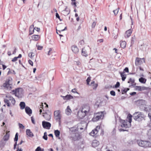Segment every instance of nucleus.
<instances>
[{"label":"nucleus","instance_id":"680f3d73","mask_svg":"<svg viewBox=\"0 0 151 151\" xmlns=\"http://www.w3.org/2000/svg\"><path fill=\"white\" fill-rule=\"evenodd\" d=\"M55 16H56V17L57 18H58V19H59L60 20H60V17L59 16V14H58V13H56L55 14Z\"/></svg>","mask_w":151,"mask_h":151},{"label":"nucleus","instance_id":"79ce46f5","mask_svg":"<svg viewBox=\"0 0 151 151\" xmlns=\"http://www.w3.org/2000/svg\"><path fill=\"white\" fill-rule=\"evenodd\" d=\"M18 140V133H17L15 134V138L14 139L15 142H17Z\"/></svg>","mask_w":151,"mask_h":151},{"label":"nucleus","instance_id":"9b49d317","mask_svg":"<svg viewBox=\"0 0 151 151\" xmlns=\"http://www.w3.org/2000/svg\"><path fill=\"white\" fill-rule=\"evenodd\" d=\"M120 122L122 124L121 126L122 127L128 128L130 126V125L128 123L127 120L125 121L124 120H122L120 121Z\"/></svg>","mask_w":151,"mask_h":151},{"label":"nucleus","instance_id":"bf43d9fd","mask_svg":"<svg viewBox=\"0 0 151 151\" xmlns=\"http://www.w3.org/2000/svg\"><path fill=\"white\" fill-rule=\"evenodd\" d=\"M35 151H41V148L40 147H38L36 149Z\"/></svg>","mask_w":151,"mask_h":151},{"label":"nucleus","instance_id":"052dcab7","mask_svg":"<svg viewBox=\"0 0 151 151\" xmlns=\"http://www.w3.org/2000/svg\"><path fill=\"white\" fill-rule=\"evenodd\" d=\"M31 118V120L33 124H35V122L34 119L33 117V116H32Z\"/></svg>","mask_w":151,"mask_h":151},{"label":"nucleus","instance_id":"7c9ffc66","mask_svg":"<svg viewBox=\"0 0 151 151\" xmlns=\"http://www.w3.org/2000/svg\"><path fill=\"white\" fill-rule=\"evenodd\" d=\"M132 115L130 114H128L127 116V119L128 120V123L130 125L131 123L132 122Z\"/></svg>","mask_w":151,"mask_h":151},{"label":"nucleus","instance_id":"6ab92c4d","mask_svg":"<svg viewBox=\"0 0 151 151\" xmlns=\"http://www.w3.org/2000/svg\"><path fill=\"white\" fill-rule=\"evenodd\" d=\"M5 83L9 84V85L12 86L13 79L12 78L10 77H8L6 79Z\"/></svg>","mask_w":151,"mask_h":151},{"label":"nucleus","instance_id":"864d4df0","mask_svg":"<svg viewBox=\"0 0 151 151\" xmlns=\"http://www.w3.org/2000/svg\"><path fill=\"white\" fill-rule=\"evenodd\" d=\"M96 24V22H94L92 24V27L94 28L95 27Z\"/></svg>","mask_w":151,"mask_h":151},{"label":"nucleus","instance_id":"39448f33","mask_svg":"<svg viewBox=\"0 0 151 151\" xmlns=\"http://www.w3.org/2000/svg\"><path fill=\"white\" fill-rule=\"evenodd\" d=\"M91 52V48L89 46L83 48L82 51V55L85 56H87L90 54Z\"/></svg>","mask_w":151,"mask_h":151},{"label":"nucleus","instance_id":"2f4dec72","mask_svg":"<svg viewBox=\"0 0 151 151\" xmlns=\"http://www.w3.org/2000/svg\"><path fill=\"white\" fill-rule=\"evenodd\" d=\"M71 112V110L70 109V107L69 106H68L67 107V109H66V113L68 115H69Z\"/></svg>","mask_w":151,"mask_h":151},{"label":"nucleus","instance_id":"09e8293b","mask_svg":"<svg viewBox=\"0 0 151 151\" xmlns=\"http://www.w3.org/2000/svg\"><path fill=\"white\" fill-rule=\"evenodd\" d=\"M110 93L111 95L114 96H115L116 95L115 92L113 91H111L110 92Z\"/></svg>","mask_w":151,"mask_h":151},{"label":"nucleus","instance_id":"338daca9","mask_svg":"<svg viewBox=\"0 0 151 151\" xmlns=\"http://www.w3.org/2000/svg\"><path fill=\"white\" fill-rule=\"evenodd\" d=\"M75 64L77 65H80L81 63L79 61H75Z\"/></svg>","mask_w":151,"mask_h":151},{"label":"nucleus","instance_id":"a878e982","mask_svg":"<svg viewBox=\"0 0 151 151\" xmlns=\"http://www.w3.org/2000/svg\"><path fill=\"white\" fill-rule=\"evenodd\" d=\"M3 86L4 88L7 89H10L12 88V86L9 85V84L6 83H5L3 84Z\"/></svg>","mask_w":151,"mask_h":151},{"label":"nucleus","instance_id":"ea45409f","mask_svg":"<svg viewBox=\"0 0 151 151\" xmlns=\"http://www.w3.org/2000/svg\"><path fill=\"white\" fill-rule=\"evenodd\" d=\"M9 69V71H8L7 73V75H9L11 73L14 74H16L14 70H11L9 69Z\"/></svg>","mask_w":151,"mask_h":151},{"label":"nucleus","instance_id":"1a4fd4ad","mask_svg":"<svg viewBox=\"0 0 151 151\" xmlns=\"http://www.w3.org/2000/svg\"><path fill=\"white\" fill-rule=\"evenodd\" d=\"M87 125V124L85 122H84L83 123L79 124L77 127L78 130L79 129L85 130L86 129Z\"/></svg>","mask_w":151,"mask_h":151},{"label":"nucleus","instance_id":"aec40b11","mask_svg":"<svg viewBox=\"0 0 151 151\" xmlns=\"http://www.w3.org/2000/svg\"><path fill=\"white\" fill-rule=\"evenodd\" d=\"M61 97H62L64 100H70L73 99V96L70 95H67L65 96H61Z\"/></svg>","mask_w":151,"mask_h":151},{"label":"nucleus","instance_id":"2eb2a0df","mask_svg":"<svg viewBox=\"0 0 151 151\" xmlns=\"http://www.w3.org/2000/svg\"><path fill=\"white\" fill-rule=\"evenodd\" d=\"M100 129V127L97 126L96 128L95 129L92 130L91 132L90 133V134L92 136H95L98 133V129Z\"/></svg>","mask_w":151,"mask_h":151},{"label":"nucleus","instance_id":"3c124183","mask_svg":"<svg viewBox=\"0 0 151 151\" xmlns=\"http://www.w3.org/2000/svg\"><path fill=\"white\" fill-rule=\"evenodd\" d=\"M90 80H91L90 77H88L87 79L86 80L87 84L89 85V83L90 82Z\"/></svg>","mask_w":151,"mask_h":151},{"label":"nucleus","instance_id":"cd10ccee","mask_svg":"<svg viewBox=\"0 0 151 151\" xmlns=\"http://www.w3.org/2000/svg\"><path fill=\"white\" fill-rule=\"evenodd\" d=\"M120 73L121 75V76L122 77V81H124L126 78V75L124 74V72H123V73L120 72Z\"/></svg>","mask_w":151,"mask_h":151},{"label":"nucleus","instance_id":"0e129e2a","mask_svg":"<svg viewBox=\"0 0 151 151\" xmlns=\"http://www.w3.org/2000/svg\"><path fill=\"white\" fill-rule=\"evenodd\" d=\"M124 71L125 72H129V69L128 68H126L124 70Z\"/></svg>","mask_w":151,"mask_h":151},{"label":"nucleus","instance_id":"a211bd4d","mask_svg":"<svg viewBox=\"0 0 151 151\" xmlns=\"http://www.w3.org/2000/svg\"><path fill=\"white\" fill-rule=\"evenodd\" d=\"M118 32V29H116L113 31L112 36L114 39H116L117 38Z\"/></svg>","mask_w":151,"mask_h":151},{"label":"nucleus","instance_id":"de8ad7c7","mask_svg":"<svg viewBox=\"0 0 151 151\" xmlns=\"http://www.w3.org/2000/svg\"><path fill=\"white\" fill-rule=\"evenodd\" d=\"M119 9V8H118L116 10H114L113 11L115 15H116L117 14V13L118 12Z\"/></svg>","mask_w":151,"mask_h":151},{"label":"nucleus","instance_id":"b1692460","mask_svg":"<svg viewBox=\"0 0 151 151\" xmlns=\"http://www.w3.org/2000/svg\"><path fill=\"white\" fill-rule=\"evenodd\" d=\"M27 134L29 137H32L34 136L33 133L31 132L29 129H27L26 131Z\"/></svg>","mask_w":151,"mask_h":151},{"label":"nucleus","instance_id":"423d86ee","mask_svg":"<svg viewBox=\"0 0 151 151\" xmlns=\"http://www.w3.org/2000/svg\"><path fill=\"white\" fill-rule=\"evenodd\" d=\"M13 92H14V93L16 96L20 98H21L23 96V90L21 88H18L15 89V91L13 90Z\"/></svg>","mask_w":151,"mask_h":151},{"label":"nucleus","instance_id":"f257e3e1","mask_svg":"<svg viewBox=\"0 0 151 151\" xmlns=\"http://www.w3.org/2000/svg\"><path fill=\"white\" fill-rule=\"evenodd\" d=\"M7 99H4V101L8 107L12 106V105H14L15 103V99L11 96H6Z\"/></svg>","mask_w":151,"mask_h":151},{"label":"nucleus","instance_id":"393cba45","mask_svg":"<svg viewBox=\"0 0 151 151\" xmlns=\"http://www.w3.org/2000/svg\"><path fill=\"white\" fill-rule=\"evenodd\" d=\"M99 144V142L96 140H93L92 143V146L94 147H96Z\"/></svg>","mask_w":151,"mask_h":151},{"label":"nucleus","instance_id":"e433bc0d","mask_svg":"<svg viewBox=\"0 0 151 151\" xmlns=\"http://www.w3.org/2000/svg\"><path fill=\"white\" fill-rule=\"evenodd\" d=\"M147 46L144 45H142L140 47V49L143 51H146Z\"/></svg>","mask_w":151,"mask_h":151},{"label":"nucleus","instance_id":"5fc2aeb1","mask_svg":"<svg viewBox=\"0 0 151 151\" xmlns=\"http://www.w3.org/2000/svg\"><path fill=\"white\" fill-rule=\"evenodd\" d=\"M29 64L32 66H33V62L31 60H29L28 61Z\"/></svg>","mask_w":151,"mask_h":151},{"label":"nucleus","instance_id":"13d9d810","mask_svg":"<svg viewBox=\"0 0 151 151\" xmlns=\"http://www.w3.org/2000/svg\"><path fill=\"white\" fill-rule=\"evenodd\" d=\"M18 58L17 57H14L12 60V61L13 62H14L17 60Z\"/></svg>","mask_w":151,"mask_h":151},{"label":"nucleus","instance_id":"ddd939ff","mask_svg":"<svg viewBox=\"0 0 151 151\" xmlns=\"http://www.w3.org/2000/svg\"><path fill=\"white\" fill-rule=\"evenodd\" d=\"M143 62H145V59L144 58H137L135 60V65H141L142 63Z\"/></svg>","mask_w":151,"mask_h":151},{"label":"nucleus","instance_id":"774afa93","mask_svg":"<svg viewBox=\"0 0 151 151\" xmlns=\"http://www.w3.org/2000/svg\"><path fill=\"white\" fill-rule=\"evenodd\" d=\"M43 138L46 140H47V136L44 135L43 136Z\"/></svg>","mask_w":151,"mask_h":151},{"label":"nucleus","instance_id":"a19ab883","mask_svg":"<svg viewBox=\"0 0 151 151\" xmlns=\"http://www.w3.org/2000/svg\"><path fill=\"white\" fill-rule=\"evenodd\" d=\"M60 29V30H58L57 29H56V32L58 34H59V33H60L61 31H63L66 30L67 29V27H65L64 29Z\"/></svg>","mask_w":151,"mask_h":151},{"label":"nucleus","instance_id":"72a5a7b5","mask_svg":"<svg viewBox=\"0 0 151 151\" xmlns=\"http://www.w3.org/2000/svg\"><path fill=\"white\" fill-rule=\"evenodd\" d=\"M19 106H20V109H23L25 107V103L24 102H21L19 104Z\"/></svg>","mask_w":151,"mask_h":151},{"label":"nucleus","instance_id":"412c9836","mask_svg":"<svg viewBox=\"0 0 151 151\" xmlns=\"http://www.w3.org/2000/svg\"><path fill=\"white\" fill-rule=\"evenodd\" d=\"M25 111L26 113L30 116V115L32 114V110L29 107L27 106L25 107Z\"/></svg>","mask_w":151,"mask_h":151},{"label":"nucleus","instance_id":"f704fd0d","mask_svg":"<svg viewBox=\"0 0 151 151\" xmlns=\"http://www.w3.org/2000/svg\"><path fill=\"white\" fill-rule=\"evenodd\" d=\"M126 43L125 41H122L120 43V46L121 47L124 48L125 47Z\"/></svg>","mask_w":151,"mask_h":151},{"label":"nucleus","instance_id":"37998d69","mask_svg":"<svg viewBox=\"0 0 151 151\" xmlns=\"http://www.w3.org/2000/svg\"><path fill=\"white\" fill-rule=\"evenodd\" d=\"M9 135L6 134V135H5L4 137V140L5 141L9 139Z\"/></svg>","mask_w":151,"mask_h":151},{"label":"nucleus","instance_id":"603ef678","mask_svg":"<svg viewBox=\"0 0 151 151\" xmlns=\"http://www.w3.org/2000/svg\"><path fill=\"white\" fill-rule=\"evenodd\" d=\"M120 86V83L119 82H117L116 85L115 86V88H117L119 87Z\"/></svg>","mask_w":151,"mask_h":151},{"label":"nucleus","instance_id":"6e6552de","mask_svg":"<svg viewBox=\"0 0 151 151\" xmlns=\"http://www.w3.org/2000/svg\"><path fill=\"white\" fill-rule=\"evenodd\" d=\"M54 116L55 119L58 121H60L61 116L59 110H56L54 112Z\"/></svg>","mask_w":151,"mask_h":151},{"label":"nucleus","instance_id":"7ed1b4c3","mask_svg":"<svg viewBox=\"0 0 151 151\" xmlns=\"http://www.w3.org/2000/svg\"><path fill=\"white\" fill-rule=\"evenodd\" d=\"M104 116L103 113L102 111L95 113L92 120L93 122H96L100 119H102Z\"/></svg>","mask_w":151,"mask_h":151},{"label":"nucleus","instance_id":"8fccbe9b","mask_svg":"<svg viewBox=\"0 0 151 151\" xmlns=\"http://www.w3.org/2000/svg\"><path fill=\"white\" fill-rule=\"evenodd\" d=\"M18 125L19 128L22 129H24V127L22 124L19 123Z\"/></svg>","mask_w":151,"mask_h":151},{"label":"nucleus","instance_id":"f3484780","mask_svg":"<svg viewBox=\"0 0 151 151\" xmlns=\"http://www.w3.org/2000/svg\"><path fill=\"white\" fill-rule=\"evenodd\" d=\"M148 88L145 86H137L135 87V90L138 91H142L147 90Z\"/></svg>","mask_w":151,"mask_h":151},{"label":"nucleus","instance_id":"4d7b16f0","mask_svg":"<svg viewBox=\"0 0 151 151\" xmlns=\"http://www.w3.org/2000/svg\"><path fill=\"white\" fill-rule=\"evenodd\" d=\"M34 29H35V30H36L38 32L40 31V29L39 28L37 27H34Z\"/></svg>","mask_w":151,"mask_h":151},{"label":"nucleus","instance_id":"6e6d98bb","mask_svg":"<svg viewBox=\"0 0 151 151\" xmlns=\"http://www.w3.org/2000/svg\"><path fill=\"white\" fill-rule=\"evenodd\" d=\"M52 50L51 49H50L49 50L48 52V55H49L52 54Z\"/></svg>","mask_w":151,"mask_h":151},{"label":"nucleus","instance_id":"dca6fc26","mask_svg":"<svg viewBox=\"0 0 151 151\" xmlns=\"http://www.w3.org/2000/svg\"><path fill=\"white\" fill-rule=\"evenodd\" d=\"M87 114L84 113L83 112L82 110H79L78 113V116L81 119H82Z\"/></svg>","mask_w":151,"mask_h":151},{"label":"nucleus","instance_id":"5701e85b","mask_svg":"<svg viewBox=\"0 0 151 151\" xmlns=\"http://www.w3.org/2000/svg\"><path fill=\"white\" fill-rule=\"evenodd\" d=\"M71 49L73 52L75 54H77L78 52V49L76 46H73L71 47Z\"/></svg>","mask_w":151,"mask_h":151},{"label":"nucleus","instance_id":"c85d7f7f","mask_svg":"<svg viewBox=\"0 0 151 151\" xmlns=\"http://www.w3.org/2000/svg\"><path fill=\"white\" fill-rule=\"evenodd\" d=\"M32 39L34 40H37L40 38V36L38 35H34L32 36Z\"/></svg>","mask_w":151,"mask_h":151},{"label":"nucleus","instance_id":"f03ea898","mask_svg":"<svg viewBox=\"0 0 151 151\" xmlns=\"http://www.w3.org/2000/svg\"><path fill=\"white\" fill-rule=\"evenodd\" d=\"M133 116L134 119L138 121H140L143 120L144 118V115L141 112H137L134 114Z\"/></svg>","mask_w":151,"mask_h":151},{"label":"nucleus","instance_id":"49530a36","mask_svg":"<svg viewBox=\"0 0 151 151\" xmlns=\"http://www.w3.org/2000/svg\"><path fill=\"white\" fill-rule=\"evenodd\" d=\"M146 103V101L144 100H141L140 101H139L140 103H141V104L142 103V105H144Z\"/></svg>","mask_w":151,"mask_h":151},{"label":"nucleus","instance_id":"9d476101","mask_svg":"<svg viewBox=\"0 0 151 151\" xmlns=\"http://www.w3.org/2000/svg\"><path fill=\"white\" fill-rule=\"evenodd\" d=\"M81 110L83 112L87 114L90 111V107L88 105H84L82 106Z\"/></svg>","mask_w":151,"mask_h":151},{"label":"nucleus","instance_id":"4468645a","mask_svg":"<svg viewBox=\"0 0 151 151\" xmlns=\"http://www.w3.org/2000/svg\"><path fill=\"white\" fill-rule=\"evenodd\" d=\"M51 113L49 112L48 113H43V116L45 118L46 120L47 121H49L51 118Z\"/></svg>","mask_w":151,"mask_h":151},{"label":"nucleus","instance_id":"e2e57ef3","mask_svg":"<svg viewBox=\"0 0 151 151\" xmlns=\"http://www.w3.org/2000/svg\"><path fill=\"white\" fill-rule=\"evenodd\" d=\"M73 93H78L76 91V89L75 88L73 89L71 91Z\"/></svg>","mask_w":151,"mask_h":151},{"label":"nucleus","instance_id":"473e14b6","mask_svg":"<svg viewBox=\"0 0 151 151\" xmlns=\"http://www.w3.org/2000/svg\"><path fill=\"white\" fill-rule=\"evenodd\" d=\"M139 81L141 83H145L146 81V79L145 78L141 77L139 79Z\"/></svg>","mask_w":151,"mask_h":151},{"label":"nucleus","instance_id":"bb28decb","mask_svg":"<svg viewBox=\"0 0 151 151\" xmlns=\"http://www.w3.org/2000/svg\"><path fill=\"white\" fill-rule=\"evenodd\" d=\"M128 83H131V85L132 86L136 85V83L134 82V79L130 78L128 81Z\"/></svg>","mask_w":151,"mask_h":151},{"label":"nucleus","instance_id":"c9c22d12","mask_svg":"<svg viewBox=\"0 0 151 151\" xmlns=\"http://www.w3.org/2000/svg\"><path fill=\"white\" fill-rule=\"evenodd\" d=\"M144 110L146 111L150 112L151 111V106L149 105L147 106L145 108Z\"/></svg>","mask_w":151,"mask_h":151},{"label":"nucleus","instance_id":"69168bd1","mask_svg":"<svg viewBox=\"0 0 151 151\" xmlns=\"http://www.w3.org/2000/svg\"><path fill=\"white\" fill-rule=\"evenodd\" d=\"M129 90V88H126L123 90V92L124 93H126L128 90Z\"/></svg>","mask_w":151,"mask_h":151},{"label":"nucleus","instance_id":"4be33fe9","mask_svg":"<svg viewBox=\"0 0 151 151\" xmlns=\"http://www.w3.org/2000/svg\"><path fill=\"white\" fill-rule=\"evenodd\" d=\"M132 32V29H130L127 31L125 34L124 36L126 38L129 37L131 35Z\"/></svg>","mask_w":151,"mask_h":151},{"label":"nucleus","instance_id":"20e7f679","mask_svg":"<svg viewBox=\"0 0 151 151\" xmlns=\"http://www.w3.org/2000/svg\"><path fill=\"white\" fill-rule=\"evenodd\" d=\"M137 142L138 145L144 147H149L150 142L148 141H143L139 140L137 141Z\"/></svg>","mask_w":151,"mask_h":151},{"label":"nucleus","instance_id":"58836bf2","mask_svg":"<svg viewBox=\"0 0 151 151\" xmlns=\"http://www.w3.org/2000/svg\"><path fill=\"white\" fill-rule=\"evenodd\" d=\"M91 85L93 86V89H96L98 86V84L97 83H94V81H92L91 82Z\"/></svg>","mask_w":151,"mask_h":151},{"label":"nucleus","instance_id":"4c0bfd02","mask_svg":"<svg viewBox=\"0 0 151 151\" xmlns=\"http://www.w3.org/2000/svg\"><path fill=\"white\" fill-rule=\"evenodd\" d=\"M55 134V136L57 137H58L60 135V132L58 130H56L54 132Z\"/></svg>","mask_w":151,"mask_h":151},{"label":"nucleus","instance_id":"c756f323","mask_svg":"<svg viewBox=\"0 0 151 151\" xmlns=\"http://www.w3.org/2000/svg\"><path fill=\"white\" fill-rule=\"evenodd\" d=\"M34 31V25H31L29 28V34H32L33 33Z\"/></svg>","mask_w":151,"mask_h":151},{"label":"nucleus","instance_id":"a18cd8bd","mask_svg":"<svg viewBox=\"0 0 151 151\" xmlns=\"http://www.w3.org/2000/svg\"><path fill=\"white\" fill-rule=\"evenodd\" d=\"M36 46L37 47V49L39 50H41L43 48V47L41 46H40L37 44L36 45Z\"/></svg>","mask_w":151,"mask_h":151},{"label":"nucleus","instance_id":"0eeeda50","mask_svg":"<svg viewBox=\"0 0 151 151\" xmlns=\"http://www.w3.org/2000/svg\"><path fill=\"white\" fill-rule=\"evenodd\" d=\"M71 137L74 138L76 136V134L78 132V129H76L75 127H72L69 128Z\"/></svg>","mask_w":151,"mask_h":151},{"label":"nucleus","instance_id":"f8f14e48","mask_svg":"<svg viewBox=\"0 0 151 151\" xmlns=\"http://www.w3.org/2000/svg\"><path fill=\"white\" fill-rule=\"evenodd\" d=\"M42 125L44 128L49 129L51 126V124L50 122L43 121L42 122Z\"/></svg>","mask_w":151,"mask_h":151},{"label":"nucleus","instance_id":"c03bdc74","mask_svg":"<svg viewBox=\"0 0 151 151\" xmlns=\"http://www.w3.org/2000/svg\"><path fill=\"white\" fill-rule=\"evenodd\" d=\"M28 56L30 58H32L34 56V54H33V52H31L29 53L28 54Z\"/></svg>","mask_w":151,"mask_h":151}]
</instances>
